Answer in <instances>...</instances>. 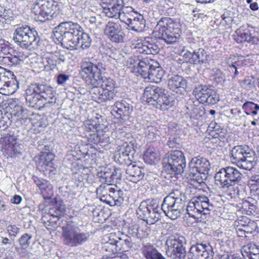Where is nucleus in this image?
Segmentation results:
<instances>
[{
    "mask_svg": "<svg viewBox=\"0 0 259 259\" xmlns=\"http://www.w3.org/2000/svg\"><path fill=\"white\" fill-rule=\"evenodd\" d=\"M64 7L54 0H36L32 8L36 21L46 22L56 19L59 21L69 17L67 10Z\"/></svg>",
    "mask_w": 259,
    "mask_h": 259,
    "instance_id": "1",
    "label": "nucleus"
},
{
    "mask_svg": "<svg viewBox=\"0 0 259 259\" xmlns=\"http://www.w3.org/2000/svg\"><path fill=\"white\" fill-rule=\"evenodd\" d=\"M242 174L236 167L227 166L219 170L214 175V179L220 187L226 189L231 198L239 195L238 185L240 182Z\"/></svg>",
    "mask_w": 259,
    "mask_h": 259,
    "instance_id": "2",
    "label": "nucleus"
},
{
    "mask_svg": "<svg viewBox=\"0 0 259 259\" xmlns=\"http://www.w3.org/2000/svg\"><path fill=\"white\" fill-rule=\"evenodd\" d=\"M143 98L148 105L163 111L168 110L174 105V99L168 92L156 86L146 87L144 91Z\"/></svg>",
    "mask_w": 259,
    "mask_h": 259,
    "instance_id": "3",
    "label": "nucleus"
},
{
    "mask_svg": "<svg viewBox=\"0 0 259 259\" xmlns=\"http://www.w3.org/2000/svg\"><path fill=\"white\" fill-rule=\"evenodd\" d=\"M55 93L53 88L50 85L40 83H32L26 90V101L30 105L34 107L40 105L42 99L48 101L44 105L45 107L51 106L55 103L54 100Z\"/></svg>",
    "mask_w": 259,
    "mask_h": 259,
    "instance_id": "4",
    "label": "nucleus"
},
{
    "mask_svg": "<svg viewBox=\"0 0 259 259\" xmlns=\"http://www.w3.org/2000/svg\"><path fill=\"white\" fill-rule=\"evenodd\" d=\"M154 33L157 38L167 44H172L180 37V24L170 18L163 17L157 22Z\"/></svg>",
    "mask_w": 259,
    "mask_h": 259,
    "instance_id": "5",
    "label": "nucleus"
},
{
    "mask_svg": "<svg viewBox=\"0 0 259 259\" xmlns=\"http://www.w3.org/2000/svg\"><path fill=\"white\" fill-rule=\"evenodd\" d=\"M185 195L179 190L171 192L164 198L161 204L162 210L171 220L180 217L185 210Z\"/></svg>",
    "mask_w": 259,
    "mask_h": 259,
    "instance_id": "6",
    "label": "nucleus"
},
{
    "mask_svg": "<svg viewBox=\"0 0 259 259\" xmlns=\"http://www.w3.org/2000/svg\"><path fill=\"white\" fill-rule=\"evenodd\" d=\"M62 236L65 245L77 247L83 245L89 240V232L78 226H68L63 228Z\"/></svg>",
    "mask_w": 259,
    "mask_h": 259,
    "instance_id": "7",
    "label": "nucleus"
},
{
    "mask_svg": "<svg viewBox=\"0 0 259 259\" xmlns=\"http://www.w3.org/2000/svg\"><path fill=\"white\" fill-rule=\"evenodd\" d=\"M105 70V66L102 63L94 64L91 62H84L81 65L80 74L88 85L92 89L99 87L102 79V71Z\"/></svg>",
    "mask_w": 259,
    "mask_h": 259,
    "instance_id": "8",
    "label": "nucleus"
},
{
    "mask_svg": "<svg viewBox=\"0 0 259 259\" xmlns=\"http://www.w3.org/2000/svg\"><path fill=\"white\" fill-rule=\"evenodd\" d=\"M161 210L156 200L147 199L140 203L137 214L147 224H154L160 220Z\"/></svg>",
    "mask_w": 259,
    "mask_h": 259,
    "instance_id": "9",
    "label": "nucleus"
},
{
    "mask_svg": "<svg viewBox=\"0 0 259 259\" xmlns=\"http://www.w3.org/2000/svg\"><path fill=\"white\" fill-rule=\"evenodd\" d=\"M132 247L131 237L123 234L119 233L117 236L115 233H111L109 241L105 243L103 248L114 254L118 252L127 251Z\"/></svg>",
    "mask_w": 259,
    "mask_h": 259,
    "instance_id": "10",
    "label": "nucleus"
},
{
    "mask_svg": "<svg viewBox=\"0 0 259 259\" xmlns=\"http://www.w3.org/2000/svg\"><path fill=\"white\" fill-rule=\"evenodd\" d=\"M213 207L207 197L199 196L194 201L189 202L186 210L190 217L198 219L199 215L209 214Z\"/></svg>",
    "mask_w": 259,
    "mask_h": 259,
    "instance_id": "11",
    "label": "nucleus"
},
{
    "mask_svg": "<svg viewBox=\"0 0 259 259\" xmlns=\"http://www.w3.org/2000/svg\"><path fill=\"white\" fill-rule=\"evenodd\" d=\"M193 94L200 102L214 105L219 101V95L211 85L199 84L193 91Z\"/></svg>",
    "mask_w": 259,
    "mask_h": 259,
    "instance_id": "12",
    "label": "nucleus"
},
{
    "mask_svg": "<svg viewBox=\"0 0 259 259\" xmlns=\"http://www.w3.org/2000/svg\"><path fill=\"white\" fill-rule=\"evenodd\" d=\"M169 174H180L186 167V159L184 153L180 150L171 151L168 156L167 164L164 167Z\"/></svg>",
    "mask_w": 259,
    "mask_h": 259,
    "instance_id": "13",
    "label": "nucleus"
},
{
    "mask_svg": "<svg viewBox=\"0 0 259 259\" xmlns=\"http://www.w3.org/2000/svg\"><path fill=\"white\" fill-rule=\"evenodd\" d=\"M154 65H157V61L148 58L142 60L131 58L127 61V65L133 69V72L140 74L145 79H147L151 69L155 67Z\"/></svg>",
    "mask_w": 259,
    "mask_h": 259,
    "instance_id": "14",
    "label": "nucleus"
},
{
    "mask_svg": "<svg viewBox=\"0 0 259 259\" xmlns=\"http://www.w3.org/2000/svg\"><path fill=\"white\" fill-rule=\"evenodd\" d=\"M37 32L30 29L27 25L17 24V46L23 49H27L32 42L37 40Z\"/></svg>",
    "mask_w": 259,
    "mask_h": 259,
    "instance_id": "15",
    "label": "nucleus"
},
{
    "mask_svg": "<svg viewBox=\"0 0 259 259\" xmlns=\"http://www.w3.org/2000/svg\"><path fill=\"white\" fill-rule=\"evenodd\" d=\"M16 76L13 71L0 67V93L6 95L13 94L16 91Z\"/></svg>",
    "mask_w": 259,
    "mask_h": 259,
    "instance_id": "16",
    "label": "nucleus"
},
{
    "mask_svg": "<svg viewBox=\"0 0 259 259\" xmlns=\"http://www.w3.org/2000/svg\"><path fill=\"white\" fill-rule=\"evenodd\" d=\"M6 107L5 118L0 109V130H5L9 125H15L16 123V100L9 99Z\"/></svg>",
    "mask_w": 259,
    "mask_h": 259,
    "instance_id": "17",
    "label": "nucleus"
},
{
    "mask_svg": "<svg viewBox=\"0 0 259 259\" xmlns=\"http://www.w3.org/2000/svg\"><path fill=\"white\" fill-rule=\"evenodd\" d=\"M214 252L211 245L197 243L192 245L189 250V259H213Z\"/></svg>",
    "mask_w": 259,
    "mask_h": 259,
    "instance_id": "18",
    "label": "nucleus"
},
{
    "mask_svg": "<svg viewBox=\"0 0 259 259\" xmlns=\"http://www.w3.org/2000/svg\"><path fill=\"white\" fill-rule=\"evenodd\" d=\"M83 29L77 23L71 21H63L56 26L53 31L55 37H61L63 35L80 34Z\"/></svg>",
    "mask_w": 259,
    "mask_h": 259,
    "instance_id": "19",
    "label": "nucleus"
},
{
    "mask_svg": "<svg viewBox=\"0 0 259 259\" xmlns=\"http://www.w3.org/2000/svg\"><path fill=\"white\" fill-rule=\"evenodd\" d=\"M210 168L209 161L203 157L198 156L191 159L188 164L187 174H194L197 171L203 173V176L208 174Z\"/></svg>",
    "mask_w": 259,
    "mask_h": 259,
    "instance_id": "20",
    "label": "nucleus"
},
{
    "mask_svg": "<svg viewBox=\"0 0 259 259\" xmlns=\"http://www.w3.org/2000/svg\"><path fill=\"white\" fill-rule=\"evenodd\" d=\"M103 12L108 17L116 18L120 14L124 0H101Z\"/></svg>",
    "mask_w": 259,
    "mask_h": 259,
    "instance_id": "21",
    "label": "nucleus"
},
{
    "mask_svg": "<svg viewBox=\"0 0 259 259\" xmlns=\"http://www.w3.org/2000/svg\"><path fill=\"white\" fill-rule=\"evenodd\" d=\"M252 28L248 25L240 27L235 31L236 34L235 40L237 42H247L251 44H258L259 39L252 35Z\"/></svg>",
    "mask_w": 259,
    "mask_h": 259,
    "instance_id": "22",
    "label": "nucleus"
},
{
    "mask_svg": "<svg viewBox=\"0 0 259 259\" xmlns=\"http://www.w3.org/2000/svg\"><path fill=\"white\" fill-rule=\"evenodd\" d=\"M132 111V105L126 100H121L115 102L112 113L117 118L124 119L128 117Z\"/></svg>",
    "mask_w": 259,
    "mask_h": 259,
    "instance_id": "23",
    "label": "nucleus"
},
{
    "mask_svg": "<svg viewBox=\"0 0 259 259\" xmlns=\"http://www.w3.org/2000/svg\"><path fill=\"white\" fill-rule=\"evenodd\" d=\"M105 33L113 42L118 43L123 41L124 33L121 29V26L116 23L109 22L105 28Z\"/></svg>",
    "mask_w": 259,
    "mask_h": 259,
    "instance_id": "24",
    "label": "nucleus"
},
{
    "mask_svg": "<svg viewBox=\"0 0 259 259\" xmlns=\"http://www.w3.org/2000/svg\"><path fill=\"white\" fill-rule=\"evenodd\" d=\"M79 36L80 34L71 35L68 33L67 35L59 37H55L54 36V39L60 43L63 48L73 50L79 48Z\"/></svg>",
    "mask_w": 259,
    "mask_h": 259,
    "instance_id": "25",
    "label": "nucleus"
},
{
    "mask_svg": "<svg viewBox=\"0 0 259 259\" xmlns=\"http://www.w3.org/2000/svg\"><path fill=\"white\" fill-rule=\"evenodd\" d=\"M125 169L126 179L134 183L141 180L144 176V169L135 164L130 163Z\"/></svg>",
    "mask_w": 259,
    "mask_h": 259,
    "instance_id": "26",
    "label": "nucleus"
},
{
    "mask_svg": "<svg viewBox=\"0 0 259 259\" xmlns=\"http://www.w3.org/2000/svg\"><path fill=\"white\" fill-rule=\"evenodd\" d=\"M145 20L142 15L138 12L132 18L127 20L125 22L127 29L136 32H141L145 27Z\"/></svg>",
    "mask_w": 259,
    "mask_h": 259,
    "instance_id": "27",
    "label": "nucleus"
},
{
    "mask_svg": "<svg viewBox=\"0 0 259 259\" xmlns=\"http://www.w3.org/2000/svg\"><path fill=\"white\" fill-rule=\"evenodd\" d=\"M55 155L51 152H41L38 161V166L40 167L42 170L49 171V173L53 172L54 171L53 161Z\"/></svg>",
    "mask_w": 259,
    "mask_h": 259,
    "instance_id": "28",
    "label": "nucleus"
},
{
    "mask_svg": "<svg viewBox=\"0 0 259 259\" xmlns=\"http://www.w3.org/2000/svg\"><path fill=\"white\" fill-rule=\"evenodd\" d=\"M65 211V207L64 206H58L56 205L53 207L49 209V213L51 216L53 217V220H50L47 221L49 224H48L46 222L47 217L44 216L42 218V221L44 222V224L48 229H51L50 227L53 226L54 224L56 225V222L58 220L59 218H61Z\"/></svg>",
    "mask_w": 259,
    "mask_h": 259,
    "instance_id": "29",
    "label": "nucleus"
},
{
    "mask_svg": "<svg viewBox=\"0 0 259 259\" xmlns=\"http://www.w3.org/2000/svg\"><path fill=\"white\" fill-rule=\"evenodd\" d=\"M256 164L255 153L250 149L236 166L241 169L251 170Z\"/></svg>",
    "mask_w": 259,
    "mask_h": 259,
    "instance_id": "30",
    "label": "nucleus"
},
{
    "mask_svg": "<svg viewBox=\"0 0 259 259\" xmlns=\"http://www.w3.org/2000/svg\"><path fill=\"white\" fill-rule=\"evenodd\" d=\"M33 180L44 198L49 199L52 197L53 194V187L48 181L37 177H33Z\"/></svg>",
    "mask_w": 259,
    "mask_h": 259,
    "instance_id": "31",
    "label": "nucleus"
},
{
    "mask_svg": "<svg viewBox=\"0 0 259 259\" xmlns=\"http://www.w3.org/2000/svg\"><path fill=\"white\" fill-rule=\"evenodd\" d=\"M186 240L183 236H171L166 240V244L167 245L168 250L166 251L168 254L170 250L185 247Z\"/></svg>",
    "mask_w": 259,
    "mask_h": 259,
    "instance_id": "32",
    "label": "nucleus"
},
{
    "mask_svg": "<svg viewBox=\"0 0 259 259\" xmlns=\"http://www.w3.org/2000/svg\"><path fill=\"white\" fill-rule=\"evenodd\" d=\"M249 150L248 147L242 146L233 147L230 152V160L232 163L236 165Z\"/></svg>",
    "mask_w": 259,
    "mask_h": 259,
    "instance_id": "33",
    "label": "nucleus"
},
{
    "mask_svg": "<svg viewBox=\"0 0 259 259\" xmlns=\"http://www.w3.org/2000/svg\"><path fill=\"white\" fill-rule=\"evenodd\" d=\"M242 109L246 115L252 118H258L259 104L252 101H246L242 105Z\"/></svg>",
    "mask_w": 259,
    "mask_h": 259,
    "instance_id": "34",
    "label": "nucleus"
},
{
    "mask_svg": "<svg viewBox=\"0 0 259 259\" xmlns=\"http://www.w3.org/2000/svg\"><path fill=\"white\" fill-rule=\"evenodd\" d=\"M168 86L174 92L180 88L185 89L187 86V81L183 77L178 75H175L170 77L168 80Z\"/></svg>",
    "mask_w": 259,
    "mask_h": 259,
    "instance_id": "35",
    "label": "nucleus"
},
{
    "mask_svg": "<svg viewBox=\"0 0 259 259\" xmlns=\"http://www.w3.org/2000/svg\"><path fill=\"white\" fill-rule=\"evenodd\" d=\"M98 87L93 88L92 89L93 91H95V94L97 95V97L101 102H105L108 100L111 101L114 100L117 93L116 91H111L108 89H101V90L98 89Z\"/></svg>",
    "mask_w": 259,
    "mask_h": 259,
    "instance_id": "36",
    "label": "nucleus"
},
{
    "mask_svg": "<svg viewBox=\"0 0 259 259\" xmlns=\"http://www.w3.org/2000/svg\"><path fill=\"white\" fill-rule=\"evenodd\" d=\"M148 39L139 47V52L146 54H157L159 52V47L151 38H149Z\"/></svg>",
    "mask_w": 259,
    "mask_h": 259,
    "instance_id": "37",
    "label": "nucleus"
},
{
    "mask_svg": "<svg viewBox=\"0 0 259 259\" xmlns=\"http://www.w3.org/2000/svg\"><path fill=\"white\" fill-rule=\"evenodd\" d=\"M155 67H152L151 69L150 73L148 74L147 79L150 82H159L164 74V70L159 66L157 62V65H154Z\"/></svg>",
    "mask_w": 259,
    "mask_h": 259,
    "instance_id": "38",
    "label": "nucleus"
},
{
    "mask_svg": "<svg viewBox=\"0 0 259 259\" xmlns=\"http://www.w3.org/2000/svg\"><path fill=\"white\" fill-rule=\"evenodd\" d=\"M209 58L208 52L203 48L193 51V64L198 65L207 62Z\"/></svg>",
    "mask_w": 259,
    "mask_h": 259,
    "instance_id": "39",
    "label": "nucleus"
},
{
    "mask_svg": "<svg viewBox=\"0 0 259 259\" xmlns=\"http://www.w3.org/2000/svg\"><path fill=\"white\" fill-rule=\"evenodd\" d=\"M142 251L146 259H166L153 246H145Z\"/></svg>",
    "mask_w": 259,
    "mask_h": 259,
    "instance_id": "40",
    "label": "nucleus"
},
{
    "mask_svg": "<svg viewBox=\"0 0 259 259\" xmlns=\"http://www.w3.org/2000/svg\"><path fill=\"white\" fill-rule=\"evenodd\" d=\"M254 199L251 197H248L247 200H243L240 204L242 211L246 214H253L257 209L254 204Z\"/></svg>",
    "mask_w": 259,
    "mask_h": 259,
    "instance_id": "41",
    "label": "nucleus"
},
{
    "mask_svg": "<svg viewBox=\"0 0 259 259\" xmlns=\"http://www.w3.org/2000/svg\"><path fill=\"white\" fill-rule=\"evenodd\" d=\"M97 176L102 184L113 185L114 181L112 179L111 168L104 167L99 171Z\"/></svg>",
    "mask_w": 259,
    "mask_h": 259,
    "instance_id": "42",
    "label": "nucleus"
},
{
    "mask_svg": "<svg viewBox=\"0 0 259 259\" xmlns=\"http://www.w3.org/2000/svg\"><path fill=\"white\" fill-rule=\"evenodd\" d=\"M186 109L187 110V113L191 117L195 119L199 118L204 113L203 110L201 109L199 107L196 106L194 104V102L192 101L187 102Z\"/></svg>",
    "mask_w": 259,
    "mask_h": 259,
    "instance_id": "43",
    "label": "nucleus"
},
{
    "mask_svg": "<svg viewBox=\"0 0 259 259\" xmlns=\"http://www.w3.org/2000/svg\"><path fill=\"white\" fill-rule=\"evenodd\" d=\"M243 250L250 259L259 258V245L257 244L249 243L244 246Z\"/></svg>",
    "mask_w": 259,
    "mask_h": 259,
    "instance_id": "44",
    "label": "nucleus"
},
{
    "mask_svg": "<svg viewBox=\"0 0 259 259\" xmlns=\"http://www.w3.org/2000/svg\"><path fill=\"white\" fill-rule=\"evenodd\" d=\"M143 157L145 162L150 164H154L159 160L158 153L152 148H149L146 151Z\"/></svg>",
    "mask_w": 259,
    "mask_h": 259,
    "instance_id": "45",
    "label": "nucleus"
},
{
    "mask_svg": "<svg viewBox=\"0 0 259 259\" xmlns=\"http://www.w3.org/2000/svg\"><path fill=\"white\" fill-rule=\"evenodd\" d=\"M138 12L134 11V9L131 7L122 6V10L119 14L118 17L122 22H125L127 20L134 16Z\"/></svg>",
    "mask_w": 259,
    "mask_h": 259,
    "instance_id": "46",
    "label": "nucleus"
},
{
    "mask_svg": "<svg viewBox=\"0 0 259 259\" xmlns=\"http://www.w3.org/2000/svg\"><path fill=\"white\" fill-rule=\"evenodd\" d=\"M112 190H111L109 193L113 200H115V205H120L123 201V192L120 189L117 190L115 188H112Z\"/></svg>",
    "mask_w": 259,
    "mask_h": 259,
    "instance_id": "47",
    "label": "nucleus"
},
{
    "mask_svg": "<svg viewBox=\"0 0 259 259\" xmlns=\"http://www.w3.org/2000/svg\"><path fill=\"white\" fill-rule=\"evenodd\" d=\"M92 39L90 35L81 31L79 36V47L83 50L89 48L91 46Z\"/></svg>",
    "mask_w": 259,
    "mask_h": 259,
    "instance_id": "48",
    "label": "nucleus"
},
{
    "mask_svg": "<svg viewBox=\"0 0 259 259\" xmlns=\"http://www.w3.org/2000/svg\"><path fill=\"white\" fill-rule=\"evenodd\" d=\"M186 248H180L179 249L170 250L168 255L172 259H185L186 256Z\"/></svg>",
    "mask_w": 259,
    "mask_h": 259,
    "instance_id": "49",
    "label": "nucleus"
},
{
    "mask_svg": "<svg viewBox=\"0 0 259 259\" xmlns=\"http://www.w3.org/2000/svg\"><path fill=\"white\" fill-rule=\"evenodd\" d=\"M99 83V87L101 86L102 89H108L111 91H116L115 90L114 81L111 78H108L105 76H102V79Z\"/></svg>",
    "mask_w": 259,
    "mask_h": 259,
    "instance_id": "50",
    "label": "nucleus"
},
{
    "mask_svg": "<svg viewBox=\"0 0 259 259\" xmlns=\"http://www.w3.org/2000/svg\"><path fill=\"white\" fill-rule=\"evenodd\" d=\"M114 160L120 165H128L131 162V160L129 157L124 155L119 150H118L114 155Z\"/></svg>",
    "mask_w": 259,
    "mask_h": 259,
    "instance_id": "51",
    "label": "nucleus"
},
{
    "mask_svg": "<svg viewBox=\"0 0 259 259\" xmlns=\"http://www.w3.org/2000/svg\"><path fill=\"white\" fill-rule=\"evenodd\" d=\"M257 225L255 222L253 221L248 220L246 225L243 228L239 227L238 230L244 233H251L256 228Z\"/></svg>",
    "mask_w": 259,
    "mask_h": 259,
    "instance_id": "52",
    "label": "nucleus"
},
{
    "mask_svg": "<svg viewBox=\"0 0 259 259\" xmlns=\"http://www.w3.org/2000/svg\"><path fill=\"white\" fill-rule=\"evenodd\" d=\"M31 237V235L24 234L20 238L19 241L20 245L21 246V249L25 250L28 247L30 243Z\"/></svg>",
    "mask_w": 259,
    "mask_h": 259,
    "instance_id": "53",
    "label": "nucleus"
},
{
    "mask_svg": "<svg viewBox=\"0 0 259 259\" xmlns=\"http://www.w3.org/2000/svg\"><path fill=\"white\" fill-rule=\"evenodd\" d=\"M239 66V65L237 64L236 62H235L234 64L229 65L227 67L229 76H231L232 79L235 78L239 74V72L238 70L240 69V67Z\"/></svg>",
    "mask_w": 259,
    "mask_h": 259,
    "instance_id": "54",
    "label": "nucleus"
},
{
    "mask_svg": "<svg viewBox=\"0 0 259 259\" xmlns=\"http://www.w3.org/2000/svg\"><path fill=\"white\" fill-rule=\"evenodd\" d=\"M191 180L195 181L198 184L200 185H202V184H204V180L206 178V175L205 176H202L203 173H200L197 171L196 172H194V174H188Z\"/></svg>",
    "mask_w": 259,
    "mask_h": 259,
    "instance_id": "55",
    "label": "nucleus"
},
{
    "mask_svg": "<svg viewBox=\"0 0 259 259\" xmlns=\"http://www.w3.org/2000/svg\"><path fill=\"white\" fill-rule=\"evenodd\" d=\"M112 185L102 184L100 185L96 189L97 195H100L101 197L105 194L109 193L111 190H112L110 186Z\"/></svg>",
    "mask_w": 259,
    "mask_h": 259,
    "instance_id": "56",
    "label": "nucleus"
},
{
    "mask_svg": "<svg viewBox=\"0 0 259 259\" xmlns=\"http://www.w3.org/2000/svg\"><path fill=\"white\" fill-rule=\"evenodd\" d=\"M209 127L213 129V131L216 133V134L218 135L220 137H224V130L220 124L216 122H211L210 123Z\"/></svg>",
    "mask_w": 259,
    "mask_h": 259,
    "instance_id": "57",
    "label": "nucleus"
},
{
    "mask_svg": "<svg viewBox=\"0 0 259 259\" xmlns=\"http://www.w3.org/2000/svg\"><path fill=\"white\" fill-rule=\"evenodd\" d=\"M111 177L112 181L114 180H120L122 178V171L121 169L118 167H114L113 169L111 168Z\"/></svg>",
    "mask_w": 259,
    "mask_h": 259,
    "instance_id": "58",
    "label": "nucleus"
},
{
    "mask_svg": "<svg viewBox=\"0 0 259 259\" xmlns=\"http://www.w3.org/2000/svg\"><path fill=\"white\" fill-rule=\"evenodd\" d=\"M100 199L102 201L110 206L116 205V203H114L115 200H113L112 197H111V195H110V193L105 194V195L102 196Z\"/></svg>",
    "mask_w": 259,
    "mask_h": 259,
    "instance_id": "59",
    "label": "nucleus"
},
{
    "mask_svg": "<svg viewBox=\"0 0 259 259\" xmlns=\"http://www.w3.org/2000/svg\"><path fill=\"white\" fill-rule=\"evenodd\" d=\"M86 137L89 142L93 144H98L100 141V137L97 134V132L94 133H89L86 135Z\"/></svg>",
    "mask_w": 259,
    "mask_h": 259,
    "instance_id": "60",
    "label": "nucleus"
},
{
    "mask_svg": "<svg viewBox=\"0 0 259 259\" xmlns=\"http://www.w3.org/2000/svg\"><path fill=\"white\" fill-rule=\"evenodd\" d=\"M32 124L35 128H38L39 131H42L48 125L47 123L42 119Z\"/></svg>",
    "mask_w": 259,
    "mask_h": 259,
    "instance_id": "61",
    "label": "nucleus"
},
{
    "mask_svg": "<svg viewBox=\"0 0 259 259\" xmlns=\"http://www.w3.org/2000/svg\"><path fill=\"white\" fill-rule=\"evenodd\" d=\"M69 78L68 75L61 73L57 76V82L59 84H63L69 79Z\"/></svg>",
    "mask_w": 259,
    "mask_h": 259,
    "instance_id": "62",
    "label": "nucleus"
},
{
    "mask_svg": "<svg viewBox=\"0 0 259 259\" xmlns=\"http://www.w3.org/2000/svg\"><path fill=\"white\" fill-rule=\"evenodd\" d=\"M88 25L91 30H95L97 28V21L96 17H91L88 20Z\"/></svg>",
    "mask_w": 259,
    "mask_h": 259,
    "instance_id": "63",
    "label": "nucleus"
},
{
    "mask_svg": "<svg viewBox=\"0 0 259 259\" xmlns=\"http://www.w3.org/2000/svg\"><path fill=\"white\" fill-rule=\"evenodd\" d=\"M230 113L232 115L233 117H239L241 119L243 117H245L244 115H243L242 112L240 109L235 108L234 109H232L230 110Z\"/></svg>",
    "mask_w": 259,
    "mask_h": 259,
    "instance_id": "64",
    "label": "nucleus"
}]
</instances>
